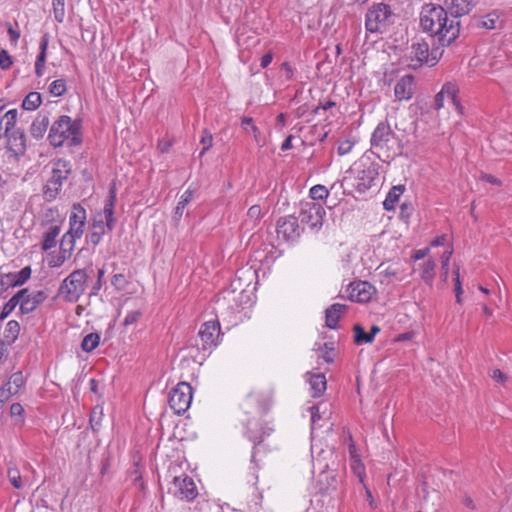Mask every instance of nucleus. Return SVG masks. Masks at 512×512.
I'll use <instances>...</instances> for the list:
<instances>
[{"instance_id": "obj_1", "label": "nucleus", "mask_w": 512, "mask_h": 512, "mask_svg": "<svg viewBox=\"0 0 512 512\" xmlns=\"http://www.w3.org/2000/svg\"><path fill=\"white\" fill-rule=\"evenodd\" d=\"M420 25L424 32L436 37L441 47L449 46L459 36L460 22L451 19L444 7L425 5L420 14Z\"/></svg>"}, {"instance_id": "obj_2", "label": "nucleus", "mask_w": 512, "mask_h": 512, "mask_svg": "<svg viewBox=\"0 0 512 512\" xmlns=\"http://www.w3.org/2000/svg\"><path fill=\"white\" fill-rule=\"evenodd\" d=\"M80 121H72L67 115L60 116L51 126L48 139L54 147H60L65 142L69 146H76L81 143Z\"/></svg>"}, {"instance_id": "obj_3", "label": "nucleus", "mask_w": 512, "mask_h": 512, "mask_svg": "<svg viewBox=\"0 0 512 512\" xmlns=\"http://www.w3.org/2000/svg\"><path fill=\"white\" fill-rule=\"evenodd\" d=\"M87 281V271L76 269L62 281L58 289V295L66 302L76 303L85 293Z\"/></svg>"}, {"instance_id": "obj_4", "label": "nucleus", "mask_w": 512, "mask_h": 512, "mask_svg": "<svg viewBox=\"0 0 512 512\" xmlns=\"http://www.w3.org/2000/svg\"><path fill=\"white\" fill-rule=\"evenodd\" d=\"M71 171L72 165L68 160L58 159L53 163L51 177L43 187V197L46 201L51 202L57 198Z\"/></svg>"}, {"instance_id": "obj_5", "label": "nucleus", "mask_w": 512, "mask_h": 512, "mask_svg": "<svg viewBox=\"0 0 512 512\" xmlns=\"http://www.w3.org/2000/svg\"><path fill=\"white\" fill-rule=\"evenodd\" d=\"M394 22V13L385 3H374L365 15V28L370 33H383Z\"/></svg>"}, {"instance_id": "obj_6", "label": "nucleus", "mask_w": 512, "mask_h": 512, "mask_svg": "<svg viewBox=\"0 0 512 512\" xmlns=\"http://www.w3.org/2000/svg\"><path fill=\"white\" fill-rule=\"evenodd\" d=\"M443 54L439 47L429 50V45L425 41H417L411 45L409 52L410 66L418 68L423 64L434 66Z\"/></svg>"}, {"instance_id": "obj_7", "label": "nucleus", "mask_w": 512, "mask_h": 512, "mask_svg": "<svg viewBox=\"0 0 512 512\" xmlns=\"http://www.w3.org/2000/svg\"><path fill=\"white\" fill-rule=\"evenodd\" d=\"M116 203V191L111 188L109 195L104 202L102 211L97 212L92 220V230L100 233L111 232L114 229L116 219L114 217V206Z\"/></svg>"}, {"instance_id": "obj_8", "label": "nucleus", "mask_w": 512, "mask_h": 512, "mask_svg": "<svg viewBox=\"0 0 512 512\" xmlns=\"http://www.w3.org/2000/svg\"><path fill=\"white\" fill-rule=\"evenodd\" d=\"M192 402V387L186 382L178 383L170 392L168 403L175 414H183Z\"/></svg>"}, {"instance_id": "obj_9", "label": "nucleus", "mask_w": 512, "mask_h": 512, "mask_svg": "<svg viewBox=\"0 0 512 512\" xmlns=\"http://www.w3.org/2000/svg\"><path fill=\"white\" fill-rule=\"evenodd\" d=\"M326 215L322 204L314 201L301 203L300 220L311 229L320 228Z\"/></svg>"}, {"instance_id": "obj_10", "label": "nucleus", "mask_w": 512, "mask_h": 512, "mask_svg": "<svg viewBox=\"0 0 512 512\" xmlns=\"http://www.w3.org/2000/svg\"><path fill=\"white\" fill-rule=\"evenodd\" d=\"M17 297L20 301V312L29 314L48 298V294L44 290L30 291L24 288L17 292Z\"/></svg>"}, {"instance_id": "obj_11", "label": "nucleus", "mask_w": 512, "mask_h": 512, "mask_svg": "<svg viewBox=\"0 0 512 512\" xmlns=\"http://www.w3.org/2000/svg\"><path fill=\"white\" fill-rule=\"evenodd\" d=\"M394 137L395 133L390 124L387 121L379 122L371 135V147L379 152L388 151L389 143Z\"/></svg>"}, {"instance_id": "obj_12", "label": "nucleus", "mask_w": 512, "mask_h": 512, "mask_svg": "<svg viewBox=\"0 0 512 512\" xmlns=\"http://www.w3.org/2000/svg\"><path fill=\"white\" fill-rule=\"evenodd\" d=\"M170 490L177 498L186 501H192L198 495L194 481L187 475L174 477Z\"/></svg>"}, {"instance_id": "obj_13", "label": "nucleus", "mask_w": 512, "mask_h": 512, "mask_svg": "<svg viewBox=\"0 0 512 512\" xmlns=\"http://www.w3.org/2000/svg\"><path fill=\"white\" fill-rule=\"evenodd\" d=\"M202 349L208 350L216 347L220 339V323L218 320H209L203 323L198 333Z\"/></svg>"}, {"instance_id": "obj_14", "label": "nucleus", "mask_w": 512, "mask_h": 512, "mask_svg": "<svg viewBox=\"0 0 512 512\" xmlns=\"http://www.w3.org/2000/svg\"><path fill=\"white\" fill-rule=\"evenodd\" d=\"M277 235L285 241H293L301 235L298 219L292 215L281 217L277 221Z\"/></svg>"}, {"instance_id": "obj_15", "label": "nucleus", "mask_w": 512, "mask_h": 512, "mask_svg": "<svg viewBox=\"0 0 512 512\" xmlns=\"http://www.w3.org/2000/svg\"><path fill=\"white\" fill-rule=\"evenodd\" d=\"M348 298L352 302L367 303L376 293L375 287L367 281L353 282L349 285Z\"/></svg>"}, {"instance_id": "obj_16", "label": "nucleus", "mask_w": 512, "mask_h": 512, "mask_svg": "<svg viewBox=\"0 0 512 512\" xmlns=\"http://www.w3.org/2000/svg\"><path fill=\"white\" fill-rule=\"evenodd\" d=\"M445 11L451 19L457 20L459 17L467 15L474 7L473 0H444Z\"/></svg>"}, {"instance_id": "obj_17", "label": "nucleus", "mask_w": 512, "mask_h": 512, "mask_svg": "<svg viewBox=\"0 0 512 512\" xmlns=\"http://www.w3.org/2000/svg\"><path fill=\"white\" fill-rule=\"evenodd\" d=\"M354 171L356 172V178L359 181L358 186L364 190L374 185V181L378 176L377 168L373 164H355Z\"/></svg>"}, {"instance_id": "obj_18", "label": "nucleus", "mask_w": 512, "mask_h": 512, "mask_svg": "<svg viewBox=\"0 0 512 512\" xmlns=\"http://www.w3.org/2000/svg\"><path fill=\"white\" fill-rule=\"evenodd\" d=\"M6 139V148L15 158L23 155L26 150V137L22 130H15L12 134L4 136Z\"/></svg>"}, {"instance_id": "obj_19", "label": "nucleus", "mask_w": 512, "mask_h": 512, "mask_svg": "<svg viewBox=\"0 0 512 512\" xmlns=\"http://www.w3.org/2000/svg\"><path fill=\"white\" fill-rule=\"evenodd\" d=\"M415 92V82L412 75L401 77L394 87V95L398 101L410 100Z\"/></svg>"}, {"instance_id": "obj_20", "label": "nucleus", "mask_w": 512, "mask_h": 512, "mask_svg": "<svg viewBox=\"0 0 512 512\" xmlns=\"http://www.w3.org/2000/svg\"><path fill=\"white\" fill-rule=\"evenodd\" d=\"M18 111L11 109L7 111L0 119V138L8 136L15 131L17 123Z\"/></svg>"}, {"instance_id": "obj_21", "label": "nucleus", "mask_w": 512, "mask_h": 512, "mask_svg": "<svg viewBox=\"0 0 512 512\" xmlns=\"http://www.w3.org/2000/svg\"><path fill=\"white\" fill-rule=\"evenodd\" d=\"M60 231L61 226L58 223H52L46 228L42 235V249L44 251H48L56 246Z\"/></svg>"}, {"instance_id": "obj_22", "label": "nucleus", "mask_w": 512, "mask_h": 512, "mask_svg": "<svg viewBox=\"0 0 512 512\" xmlns=\"http://www.w3.org/2000/svg\"><path fill=\"white\" fill-rule=\"evenodd\" d=\"M347 306L340 303L332 304L329 308L325 311V320L326 325L330 329H336L338 321L341 317V315L345 312Z\"/></svg>"}, {"instance_id": "obj_23", "label": "nucleus", "mask_w": 512, "mask_h": 512, "mask_svg": "<svg viewBox=\"0 0 512 512\" xmlns=\"http://www.w3.org/2000/svg\"><path fill=\"white\" fill-rule=\"evenodd\" d=\"M49 124L50 120L47 114H38L30 127L31 136L37 140L41 139L46 133Z\"/></svg>"}, {"instance_id": "obj_24", "label": "nucleus", "mask_w": 512, "mask_h": 512, "mask_svg": "<svg viewBox=\"0 0 512 512\" xmlns=\"http://www.w3.org/2000/svg\"><path fill=\"white\" fill-rule=\"evenodd\" d=\"M307 375H309L308 382L310 384L311 395L313 397H320L326 390L327 382L324 374L307 373Z\"/></svg>"}, {"instance_id": "obj_25", "label": "nucleus", "mask_w": 512, "mask_h": 512, "mask_svg": "<svg viewBox=\"0 0 512 512\" xmlns=\"http://www.w3.org/2000/svg\"><path fill=\"white\" fill-rule=\"evenodd\" d=\"M405 190H406V187L403 184L393 186L389 190V192L383 202L384 209L386 211L394 210L397 202L399 201L400 197L403 195Z\"/></svg>"}, {"instance_id": "obj_26", "label": "nucleus", "mask_w": 512, "mask_h": 512, "mask_svg": "<svg viewBox=\"0 0 512 512\" xmlns=\"http://www.w3.org/2000/svg\"><path fill=\"white\" fill-rule=\"evenodd\" d=\"M445 99L449 100L455 108L459 111V113H462V106L460 105V102L458 100V92L459 88L458 86L453 82H447L442 86V89L440 91Z\"/></svg>"}, {"instance_id": "obj_27", "label": "nucleus", "mask_w": 512, "mask_h": 512, "mask_svg": "<svg viewBox=\"0 0 512 512\" xmlns=\"http://www.w3.org/2000/svg\"><path fill=\"white\" fill-rule=\"evenodd\" d=\"M194 191L188 188L180 197L173 214V219L179 222L183 216L186 206L191 202Z\"/></svg>"}, {"instance_id": "obj_28", "label": "nucleus", "mask_w": 512, "mask_h": 512, "mask_svg": "<svg viewBox=\"0 0 512 512\" xmlns=\"http://www.w3.org/2000/svg\"><path fill=\"white\" fill-rule=\"evenodd\" d=\"M42 103L41 94L38 92H30L22 102V108L28 111L36 110Z\"/></svg>"}, {"instance_id": "obj_29", "label": "nucleus", "mask_w": 512, "mask_h": 512, "mask_svg": "<svg viewBox=\"0 0 512 512\" xmlns=\"http://www.w3.org/2000/svg\"><path fill=\"white\" fill-rule=\"evenodd\" d=\"M436 263L434 260L429 259L422 265L421 278L425 283L431 285L435 277Z\"/></svg>"}, {"instance_id": "obj_30", "label": "nucleus", "mask_w": 512, "mask_h": 512, "mask_svg": "<svg viewBox=\"0 0 512 512\" xmlns=\"http://www.w3.org/2000/svg\"><path fill=\"white\" fill-rule=\"evenodd\" d=\"M100 342V335L98 333L87 334L81 343V348L85 352H92L95 350Z\"/></svg>"}, {"instance_id": "obj_31", "label": "nucleus", "mask_w": 512, "mask_h": 512, "mask_svg": "<svg viewBox=\"0 0 512 512\" xmlns=\"http://www.w3.org/2000/svg\"><path fill=\"white\" fill-rule=\"evenodd\" d=\"M20 325L15 320H10L5 327L4 337L9 343H13L19 335Z\"/></svg>"}, {"instance_id": "obj_32", "label": "nucleus", "mask_w": 512, "mask_h": 512, "mask_svg": "<svg viewBox=\"0 0 512 512\" xmlns=\"http://www.w3.org/2000/svg\"><path fill=\"white\" fill-rule=\"evenodd\" d=\"M86 210L80 204H74L69 216V223H86Z\"/></svg>"}, {"instance_id": "obj_33", "label": "nucleus", "mask_w": 512, "mask_h": 512, "mask_svg": "<svg viewBox=\"0 0 512 512\" xmlns=\"http://www.w3.org/2000/svg\"><path fill=\"white\" fill-rule=\"evenodd\" d=\"M500 17L497 11H492L482 17L479 26L486 29H495Z\"/></svg>"}, {"instance_id": "obj_34", "label": "nucleus", "mask_w": 512, "mask_h": 512, "mask_svg": "<svg viewBox=\"0 0 512 512\" xmlns=\"http://www.w3.org/2000/svg\"><path fill=\"white\" fill-rule=\"evenodd\" d=\"M14 286L23 285L31 277V268L26 266L20 271L11 275Z\"/></svg>"}, {"instance_id": "obj_35", "label": "nucleus", "mask_w": 512, "mask_h": 512, "mask_svg": "<svg viewBox=\"0 0 512 512\" xmlns=\"http://www.w3.org/2000/svg\"><path fill=\"white\" fill-rule=\"evenodd\" d=\"M354 341L357 345L363 343H372V336L366 332L360 325L354 326Z\"/></svg>"}, {"instance_id": "obj_36", "label": "nucleus", "mask_w": 512, "mask_h": 512, "mask_svg": "<svg viewBox=\"0 0 512 512\" xmlns=\"http://www.w3.org/2000/svg\"><path fill=\"white\" fill-rule=\"evenodd\" d=\"M75 241H76L75 237L65 233L60 242L61 253L67 254L68 256H70L71 252L73 251V249L75 247Z\"/></svg>"}, {"instance_id": "obj_37", "label": "nucleus", "mask_w": 512, "mask_h": 512, "mask_svg": "<svg viewBox=\"0 0 512 512\" xmlns=\"http://www.w3.org/2000/svg\"><path fill=\"white\" fill-rule=\"evenodd\" d=\"M67 90L66 81L64 79L54 80L49 85V93L54 97H60L65 94Z\"/></svg>"}, {"instance_id": "obj_38", "label": "nucleus", "mask_w": 512, "mask_h": 512, "mask_svg": "<svg viewBox=\"0 0 512 512\" xmlns=\"http://www.w3.org/2000/svg\"><path fill=\"white\" fill-rule=\"evenodd\" d=\"M261 217H262L261 207L259 205H253L247 211V218L245 220V223L247 225L251 224L252 226H254L261 219Z\"/></svg>"}, {"instance_id": "obj_39", "label": "nucleus", "mask_w": 512, "mask_h": 512, "mask_svg": "<svg viewBox=\"0 0 512 512\" xmlns=\"http://www.w3.org/2000/svg\"><path fill=\"white\" fill-rule=\"evenodd\" d=\"M309 195L311 197V201L325 200L329 195V191L323 185H314L310 188Z\"/></svg>"}, {"instance_id": "obj_40", "label": "nucleus", "mask_w": 512, "mask_h": 512, "mask_svg": "<svg viewBox=\"0 0 512 512\" xmlns=\"http://www.w3.org/2000/svg\"><path fill=\"white\" fill-rule=\"evenodd\" d=\"M54 18L58 23H62L65 18V0H52Z\"/></svg>"}, {"instance_id": "obj_41", "label": "nucleus", "mask_w": 512, "mask_h": 512, "mask_svg": "<svg viewBox=\"0 0 512 512\" xmlns=\"http://www.w3.org/2000/svg\"><path fill=\"white\" fill-rule=\"evenodd\" d=\"M241 276L239 275L238 276V279H235L233 280V282L231 283V286H232V289L231 290H225L222 292V299L223 300H236V297H235V293L236 291L239 289L240 290V293H242L244 291V289H242L241 287Z\"/></svg>"}, {"instance_id": "obj_42", "label": "nucleus", "mask_w": 512, "mask_h": 512, "mask_svg": "<svg viewBox=\"0 0 512 512\" xmlns=\"http://www.w3.org/2000/svg\"><path fill=\"white\" fill-rule=\"evenodd\" d=\"M18 305L20 306V301H19V298L17 297V293H16L4 305V307L0 313V319H4V318L8 317Z\"/></svg>"}, {"instance_id": "obj_43", "label": "nucleus", "mask_w": 512, "mask_h": 512, "mask_svg": "<svg viewBox=\"0 0 512 512\" xmlns=\"http://www.w3.org/2000/svg\"><path fill=\"white\" fill-rule=\"evenodd\" d=\"M241 126L246 132L253 134L256 141L258 140L259 129L254 124L253 118L243 117L241 121Z\"/></svg>"}, {"instance_id": "obj_44", "label": "nucleus", "mask_w": 512, "mask_h": 512, "mask_svg": "<svg viewBox=\"0 0 512 512\" xmlns=\"http://www.w3.org/2000/svg\"><path fill=\"white\" fill-rule=\"evenodd\" d=\"M453 254V250L452 249H449V250H446L442 255H441V269H442V273H441V276L443 278L444 281L447 280L448 278V274H449V262H450V258Z\"/></svg>"}, {"instance_id": "obj_45", "label": "nucleus", "mask_w": 512, "mask_h": 512, "mask_svg": "<svg viewBox=\"0 0 512 512\" xmlns=\"http://www.w3.org/2000/svg\"><path fill=\"white\" fill-rule=\"evenodd\" d=\"M104 275H105V270L103 268H99L97 270V279H96L95 283L90 288L89 296L98 295L99 291L101 290V288L103 286Z\"/></svg>"}, {"instance_id": "obj_46", "label": "nucleus", "mask_w": 512, "mask_h": 512, "mask_svg": "<svg viewBox=\"0 0 512 512\" xmlns=\"http://www.w3.org/2000/svg\"><path fill=\"white\" fill-rule=\"evenodd\" d=\"M200 143L203 146L199 156L202 157L213 145V136L208 130H204L200 139Z\"/></svg>"}, {"instance_id": "obj_47", "label": "nucleus", "mask_w": 512, "mask_h": 512, "mask_svg": "<svg viewBox=\"0 0 512 512\" xmlns=\"http://www.w3.org/2000/svg\"><path fill=\"white\" fill-rule=\"evenodd\" d=\"M8 479L11 485L15 489H21L22 488V482H21V476L20 472L17 468H9L8 469Z\"/></svg>"}, {"instance_id": "obj_48", "label": "nucleus", "mask_w": 512, "mask_h": 512, "mask_svg": "<svg viewBox=\"0 0 512 512\" xmlns=\"http://www.w3.org/2000/svg\"><path fill=\"white\" fill-rule=\"evenodd\" d=\"M295 69L289 62H284L280 66V77L284 82H288L292 80L294 76Z\"/></svg>"}, {"instance_id": "obj_49", "label": "nucleus", "mask_w": 512, "mask_h": 512, "mask_svg": "<svg viewBox=\"0 0 512 512\" xmlns=\"http://www.w3.org/2000/svg\"><path fill=\"white\" fill-rule=\"evenodd\" d=\"M47 48H48V38L47 36H43L40 44H39V54L36 58L35 63L44 64L46 62V56H47Z\"/></svg>"}, {"instance_id": "obj_50", "label": "nucleus", "mask_w": 512, "mask_h": 512, "mask_svg": "<svg viewBox=\"0 0 512 512\" xmlns=\"http://www.w3.org/2000/svg\"><path fill=\"white\" fill-rule=\"evenodd\" d=\"M111 284L117 291H122L128 284L126 277L122 273H116L111 278Z\"/></svg>"}, {"instance_id": "obj_51", "label": "nucleus", "mask_w": 512, "mask_h": 512, "mask_svg": "<svg viewBox=\"0 0 512 512\" xmlns=\"http://www.w3.org/2000/svg\"><path fill=\"white\" fill-rule=\"evenodd\" d=\"M323 478H325L327 481V484L324 488L326 491L336 489L337 483H338L336 475L323 472V473H321L320 480H319L321 483L323 482Z\"/></svg>"}, {"instance_id": "obj_52", "label": "nucleus", "mask_w": 512, "mask_h": 512, "mask_svg": "<svg viewBox=\"0 0 512 512\" xmlns=\"http://www.w3.org/2000/svg\"><path fill=\"white\" fill-rule=\"evenodd\" d=\"M321 351V357L327 362L332 363L334 360L333 356V344L332 343H324L322 347L319 348Z\"/></svg>"}, {"instance_id": "obj_53", "label": "nucleus", "mask_w": 512, "mask_h": 512, "mask_svg": "<svg viewBox=\"0 0 512 512\" xmlns=\"http://www.w3.org/2000/svg\"><path fill=\"white\" fill-rule=\"evenodd\" d=\"M86 223H69L67 234L79 239L82 237Z\"/></svg>"}, {"instance_id": "obj_54", "label": "nucleus", "mask_w": 512, "mask_h": 512, "mask_svg": "<svg viewBox=\"0 0 512 512\" xmlns=\"http://www.w3.org/2000/svg\"><path fill=\"white\" fill-rule=\"evenodd\" d=\"M141 316H142V313L140 310L130 311L127 313V315L123 321V325L126 327L134 325L138 322V320L140 319Z\"/></svg>"}, {"instance_id": "obj_55", "label": "nucleus", "mask_w": 512, "mask_h": 512, "mask_svg": "<svg viewBox=\"0 0 512 512\" xmlns=\"http://www.w3.org/2000/svg\"><path fill=\"white\" fill-rule=\"evenodd\" d=\"M12 64V57L5 49H2L0 51V68L3 70H8L12 66Z\"/></svg>"}, {"instance_id": "obj_56", "label": "nucleus", "mask_w": 512, "mask_h": 512, "mask_svg": "<svg viewBox=\"0 0 512 512\" xmlns=\"http://www.w3.org/2000/svg\"><path fill=\"white\" fill-rule=\"evenodd\" d=\"M353 147H354V142L347 139V140H344L339 143L337 152L340 156L347 155L348 153L351 152Z\"/></svg>"}, {"instance_id": "obj_57", "label": "nucleus", "mask_w": 512, "mask_h": 512, "mask_svg": "<svg viewBox=\"0 0 512 512\" xmlns=\"http://www.w3.org/2000/svg\"><path fill=\"white\" fill-rule=\"evenodd\" d=\"M323 404L313 405L309 408L311 414V427L315 428L317 421L321 418L320 409Z\"/></svg>"}, {"instance_id": "obj_58", "label": "nucleus", "mask_w": 512, "mask_h": 512, "mask_svg": "<svg viewBox=\"0 0 512 512\" xmlns=\"http://www.w3.org/2000/svg\"><path fill=\"white\" fill-rule=\"evenodd\" d=\"M456 277H455V296H456V301L457 303H461L462 302V299H461V295L463 293V289H462V285H461V281H460V274H459V268L456 269Z\"/></svg>"}, {"instance_id": "obj_59", "label": "nucleus", "mask_w": 512, "mask_h": 512, "mask_svg": "<svg viewBox=\"0 0 512 512\" xmlns=\"http://www.w3.org/2000/svg\"><path fill=\"white\" fill-rule=\"evenodd\" d=\"M69 256L67 254L59 253V255L53 256L49 259L48 264L50 267H59Z\"/></svg>"}, {"instance_id": "obj_60", "label": "nucleus", "mask_w": 512, "mask_h": 512, "mask_svg": "<svg viewBox=\"0 0 512 512\" xmlns=\"http://www.w3.org/2000/svg\"><path fill=\"white\" fill-rule=\"evenodd\" d=\"M103 415V408L101 406H96L90 415V422L93 424L94 422L98 424L101 420V417Z\"/></svg>"}, {"instance_id": "obj_61", "label": "nucleus", "mask_w": 512, "mask_h": 512, "mask_svg": "<svg viewBox=\"0 0 512 512\" xmlns=\"http://www.w3.org/2000/svg\"><path fill=\"white\" fill-rule=\"evenodd\" d=\"M105 233H100L98 231L92 230V232L88 235V241L92 243L94 246H97Z\"/></svg>"}, {"instance_id": "obj_62", "label": "nucleus", "mask_w": 512, "mask_h": 512, "mask_svg": "<svg viewBox=\"0 0 512 512\" xmlns=\"http://www.w3.org/2000/svg\"><path fill=\"white\" fill-rule=\"evenodd\" d=\"M412 213V206L409 203H402L400 207V217L402 219H409Z\"/></svg>"}, {"instance_id": "obj_63", "label": "nucleus", "mask_w": 512, "mask_h": 512, "mask_svg": "<svg viewBox=\"0 0 512 512\" xmlns=\"http://www.w3.org/2000/svg\"><path fill=\"white\" fill-rule=\"evenodd\" d=\"M10 41L13 45H16L19 38H20V32L16 29H14L11 25L8 26L7 29Z\"/></svg>"}, {"instance_id": "obj_64", "label": "nucleus", "mask_w": 512, "mask_h": 512, "mask_svg": "<svg viewBox=\"0 0 512 512\" xmlns=\"http://www.w3.org/2000/svg\"><path fill=\"white\" fill-rule=\"evenodd\" d=\"M491 377L498 383H504L506 381V375L499 369H494L492 371Z\"/></svg>"}]
</instances>
